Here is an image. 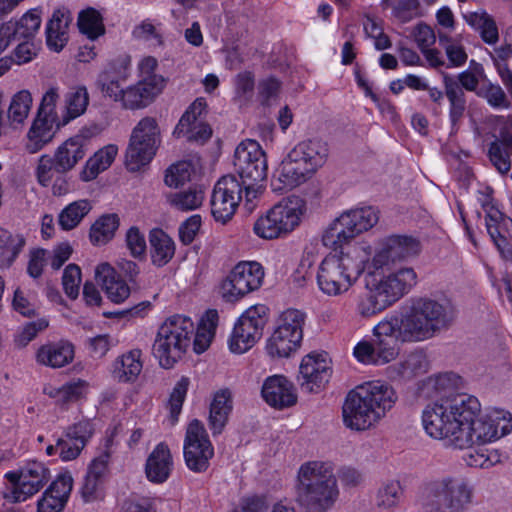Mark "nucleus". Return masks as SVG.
<instances>
[{
	"label": "nucleus",
	"mask_w": 512,
	"mask_h": 512,
	"mask_svg": "<svg viewBox=\"0 0 512 512\" xmlns=\"http://www.w3.org/2000/svg\"><path fill=\"white\" fill-rule=\"evenodd\" d=\"M8 24L11 25L12 34L15 38L18 39H29L35 36V34L40 29L41 25V16L40 12L36 9H32L25 13L19 20L8 21Z\"/></svg>",
	"instance_id": "09e8293b"
},
{
	"label": "nucleus",
	"mask_w": 512,
	"mask_h": 512,
	"mask_svg": "<svg viewBox=\"0 0 512 512\" xmlns=\"http://www.w3.org/2000/svg\"><path fill=\"white\" fill-rule=\"evenodd\" d=\"M120 219L117 214H106L99 217L91 226L89 238L93 245L101 246L113 239L119 228Z\"/></svg>",
	"instance_id": "79ce46f5"
},
{
	"label": "nucleus",
	"mask_w": 512,
	"mask_h": 512,
	"mask_svg": "<svg viewBox=\"0 0 512 512\" xmlns=\"http://www.w3.org/2000/svg\"><path fill=\"white\" fill-rule=\"evenodd\" d=\"M369 246L355 245L338 253L328 254L317 272L319 290L329 296L346 294L361 275L392 268L399 262L416 257L421 252L420 241L408 235H389L378 241L371 254Z\"/></svg>",
	"instance_id": "f257e3e1"
},
{
	"label": "nucleus",
	"mask_w": 512,
	"mask_h": 512,
	"mask_svg": "<svg viewBox=\"0 0 512 512\" xmlns=\"http://www.w3.org/2000/svg\"><path fill=\"white\" fill-rule=\"evenodd\" d=\"M512 149L498 142H491L488 149V157L497 171L505 175L510 171Z\"/></svg>",
	"instance_id": "13d9d810"
},
{
	"label": "nucleus",
	"mask_w": 512,
	"mask_h": 512,
	"mask_svg": "<svg viewBox=\"0 0 512 512\" xmlns=\"http://www.w3.org/2000/svg\"><path fill=\"white\" fill-rule=\"evenodd\" d=\"M429 511L465 512L474 497L473 486L463 478L443 477L428 482L421 493Z\"/></svg>",
	"instance_id": "1a4fd4ad"
},
{
	"label": "nucleus",
	"mask_w": 512,
	"mask_h": 512,
	"mask_svg": "<svg viewBox=\"0 0 512 512\" xmlns=\"http://www.w3.org/2000/svg\"><path fill=\"white\" fill-rule=\"evenodd\" d=\"M305 212L306 204L300 197L283 198L255 221L253 231L264 240L286 237L300 225Z\"/></svg>",
	"instance_id": "6e6552de"
},
{
	"label": "nucleus",
	"mask_w": 512,
	"mask_h": 512,
	"mask_svg": "<svg viewBox=\"0 0 512 512\" xmlns=\"http://www.w3.org/2000/svg\"><path fill=\"white\" fill-rule=\"evenodd\" d=\"M195 172V165L192 161H179L167 169L164 181L169 187L177 188L190 181Z\"/></svg>",
	"instance_id": "6e6d98bb"
},
{
	"label": "nucleus",
	"mask_w": 512,
	"mask_h": 512,
	"mask_svg": "<svg viewBox=\"0 0 512 512\" xmlns=\"http://www.w3.org/2000/svg\"><path fill=\"white\" fill-rule=\"evenodd\" d=\"M312 171L298 157L292 156V150L282 160L274 178L280 183L272 182L274 190H288L304 183L312 175Z\"/></svg>",
	"instance_id": "4be33fe9"
},
{
	"label": "nucleus",
	"mask_w": 512,
	"mask_h": 512,
	"mask_svg": "<svg viewBox=\"0 0 512 512\" xmlns=\"http://www.w3.org/2000/svg\"><path fill=\"white\" fill-rule=\"evenodd\" d=\"M77 25L80 32L90 40H95L105 33V26L101 13L89 7L82 10L78 15Z\"/></svg>",
	"instance_id": "49530a36"
},
{
	"label": "nucleus",
	"mask_w": 512,
	"mask_h": 512,
	"mask_svg": "<svg viewBox=\"0 0 512 512\" xmlns=\"http://www.w3.org/2000/svg\"><path fill=\"white\" fill-rule=\"evenodd\" d=\"M438 38L439 43L445 50L446 56L448 58L449 63L447 67L451 68L463 66L468 59V55L463 45L445 33H439Z\"/></svg>",
	"instance_id": "5fc2aeb1"
},
{
	"label": "nucleus",
	"mask_w": 512,
	"mask_h": 512,
	"mask_svg": "<svg viewBox=\"0 0 512 512\" xmlns=\"http://www.w3.org/2000/svg\"><path fill=\"white\" fill-rule=\"evenodd\" d=\"M117 153L118 147L114 144L106 145L98 150L87 160L84 168L80 172V179L85 182L94 180L101 172L111 166Z\"/></svg>",
	"instance_id": "4c0bfd02"
},
{
	"label": "nucleus",
	"mask_w": 512,
	"mask_h": 512,
	"mask_svg": "<svg viewBox=\"0 0 512 512\" xmlns=\"http://www.w3.org/2000/svg\"><path fill=\"white\" fill-rule=\"evenodd\" d=\"M121 81L122 79L116 78L110 71H104L99 76L98 86L105 96L114 101H121L124 93V89L120 85Z\"/></svg>",
	"instance_id": "e2e57ef3"
},
{
	"label": "nucleus",
	"mask_w": 512,
	"mask_h": 512,
	"mask_svg": "<svg viewBox=\"0 0 512 512\" xmlns=\"http://www.w3.org/2000/svg\"><path fill=\"white\" fill-rule=\"evenodd\" d=\"M163 79L142 80L124 90L122 105L126 109H139L147 106L162 91Z\"/></svg>",
	"instance_id": "a878e982"
},
{
	"label": "nucleus",
	"mask_w": 512,
	"mask_h": 512,
	"mask_svg": "<svg viewBox=\"0 0 512 512\" xmlns=\"http://www.w3.org/2000/svg\"><path fill=\"white\" fill-rule=\"evenodd\" d=\"M95 276L108 299L113 303H123L130 296L131 290L129 285L109 263L104 262L99 264L96 267Z\"/></svg>",
	"instance_id": "bb28decb"
},
{
	"label": "nucleus",
	"mask_w": 512,
	"mask_h": 512,
	"mask_svg": "<svg viewBox=\"0 0 512 512\" xmlns=\"http://www.w3.org/2000/svg\"><path fill=\"white\" fill-rule=\"evenodd\" d=\"M72 20L71 13L66 8L54 11L46 26V43L56 52L61 51L68 41V27Z\"/></svg>",
	"instance_id": "7c9ffc66"
},
{
	"label": "nucleus",
	"mask_w": 512,
	"mask_h": 512,
	"mask_svg": "<svg viewBox=\"0 0 512 512\" xmlns=\"http://www.w3.org/2000/svg\"><path fill=\"white\" fill-rule=\"evenodd\" d=\"M331 373V360L327 353L311 352L301 360L297 381L302 391L317 393L328 383Z\"/></svg>",
	"instance_id": "aec40b11"
},
{
	"label": "nucleus",
	"mask_w": 512,
	"mask_h": 512,
	"mask_svg": "<svg viewBox=\"0 0 512 512\" xmlns=\"http://www.w3.org/2000/svg\"><path fill=\"white\" fill-rule=\"evenodd\" d=\"M264 269L258 262H240L221 285L222 296L229 302L237 301L260 288Z\"/></svg>",
	"instance_id": "f3484780"
},
{
	"label": "nucleus",
	"mask_w": 512,
	"mask_h": 512,
	"mask_svg": "<svg viewBox=\"0 0 512 512\" xmlns=\"http://www.w3.org/2000/svg\"><path fill=\"white\" fill-rule=\"evenodd\" d=\"M59 100V89L57 87H50L42 96L37 115L46 117L55 121L61 120L58 117L56 106Z\"/></svg>",
	"instance_id": "0e129e2a"
},
{
	"label": "nucleus",
	"mask_w": 512,
	"mask_h": 512,
	"mask_svg": "<svg viewBox=\"0 0 512 512\" xmlns=\"http://www.w3.org/2000/svg\"><path fill=\"white\" fill-rule=\"evenodd\" d=\"M50 477V471L44 463L30 461L20 470L5 474L10 486L4 493V498L13 503L26 501L38 493Z\"/></svg>",
	"instance_id": "ddd939ff"
},
{
	"label": "nucleus",
	"mask_w": 512,
	"mask_h": 512,
	"mask_svg": "<svg viewBox=\"0 0 512 512\" xmlns=\"http://www.w3.org/2000/svg\"><path fill=\"white\" fill-rule=\"evenodd\" d=\"M141 355V350L133 349L119 357L114 364L115 377L122 382L136 380L143 368Z\"/></svg>",
	"instance_id": "a19ab883"
},
{
	"label": "nucleus",
	"mask_w": 512,
	"mask_h": 512,
	"mask_svg": "<svg viewBox=\"0 0 512 512\" xmlns=\"http://www.w3.org/2000/svg\"><path fill=\"white\" fill-rule=\"evenodd\" d=\"M339 496L337 479L330 463L309 461L297 474L296 501L309 512H326Z\"/></svg>",
	"instance_id": "39448f33"
},
{
	"label": "nucleus",
	"mask_w": 512,
	"mask_h": 512,
	"mask_svg": "<svg viewBox=\"0 0 512 512\" xmlns=\"http://www.w3.org/2000/svg\"><path fill=\"white\" fill-rule=\"evenodd\" d=\"M74 354L73 344L60 340L40 346L36 353V360L39 364L51 368H61L73 361Z\"/></svg>",
	"instance_id": "cd10ccee"
},
{
	"label": "nucleus",
	"mask_w": 512,
	"mask_h": 512,
	"mask_svg": "<svg viewBox=\"0 0 512 512\" xmlns=\"http://www.w3.org/2000/svg\"><path fill=\"white\" fill-rule=\"evenodd\" d=\"M183 453L185 464L195 473L205 472L214 456V447L204 425L197 419L192 420L186 429Z\"/></svg>",
	"instance_id": "dca6fc26"
},
{
	"label": "nucleus",
	"mask_w": 512,
	"mask_h": 512,
	"mask_svg": "<svg viewBox=\"0 0 512 512\" xmlns=\"http://www.w3.org/2000/svg\"><path fill=\"white\" fill-rule=\"evenodd\" d=\"M58 122L59 121L37 115L26 136V151L30 154H34L50 143L54 137L53 127L56 126L58 128Z\"/></svg>",
	"instance_id": "473e14b6"
},
{
	"label": "nucleus",
	"mask_w": 512,
	"mask_h": 512,
	"mask_svg": "<svg viewBox=\"0 0 512 512\" xmlns=\"http://www.w3.org/2000/svg\"><path fill=\"white\" fill-rule=\"evenodd\" d=\"M89 105V93L85 86L71 88L64 98L65 111L58 122V129L83 115Z\"/></svg>",
	"instance_id": "f704fd0d"
},
{
	"label": "nucleus",
	"mask_w": 512,
	"mask_h": 512,
	"mask_svg": "<svg viewBox=\"0 0 512 512\" xmlns=\"http://www.w3.org/2000/svg\"><path fill=\"white\" fill-rule=\"evenodd\" d=\"M161 143V130L153 117L142 118L133 128L125 154L128 170L136 172L155 156Z\"/></svg>",
	"instance_id": "9d476101"
},
{
	"label": "nucleus",
	"mask_w": 512,
	"mask_h": 512,
	"mask_svg": "<svg viewBox=\"0 0 512 512\" xmlns=\"http://www.w3.org/2000/svg\"><path fill=\"white\" fill-rule=\"evenodd\" d=\"M443 86L445 97L449 103V120L453 130H458L467 109L466 94L457 81L450 75L444 74Z\"/></svg>",
	"instance_id": "c756f323"
},
{
	"label": "nucleus",
	"mask_w": 512,
	"mask_h": 512,
	"mask_svg": "<svg viewBox=\"0 0 512 512\" xmlns=\"http://www.w3.org/2000/svg\"><path fill=\"white\" fill-rule=\"evenodd\" d=\"M233 409L232 394L229 389H221L214 394L210 404L208 424L213 435L221 434Z\"/></svg>",
	"instance_id": "2f4dec72"
},
{
	"label": "nucleus",
	"mask_w": 512,
	"mask_h": 512,
	"mask_svg": "<svg viewBox=\"0 0 512 512\" xmlns=\"http://www.w3.org/2000/svg\"><path fill=\"white\" fill-rule=\"evenodd\" d=\"M188 119L189 113H184L173 131L174 136L177 138L184 137L188 141L201 143L207 141L211 137L212 129L205 122V118L200 123H198L197 126H193V129L190 131L186 128L189 126Z\"/></svg>",
	"instance_id": "8fccbe9b"
},
{
	"label": "nucleus",
	"mask_w": 512,
	"mask_h": 512,
	"mask_svg": "<svg viewBox=\"0 0 512 512\" xmlns=\"http://www.w3.org/2000/svg\"><path fill=\"white\" fill-rule=\"evenodd\" d=\"M480 412L481 404L476 397L456 394L428 403L422 411V425L431 438L467 449L499 438L494 420L480 417Z\"/></svg>",
	"instance_id": "f03ea898"
},
{
	"label": "nucleus",
	"mask_w": 512,
	"mask_h": 512,
	"mask_svg": "<svg viewBox=\"0 0 512 512\" xmlns=\"http://www.w3.org/2000/svg\"><path fill=\"white\" fill-rule=\"evenodd\" d=\"M92 204L87 199H80L68 204L59 214L58 222L63 230L75 228L91 211Z\"/></svg>",
	"instance_id": "a18cd8bd"
},
{
	"label": "nucleus",
	"mask_w": 512,
	"mask_h": 512,
	"mask_svg": "<svg viewBox=\"0 0 512 512\" xmlns=\"http://www.w3.org/2000/svg\"><path fill=\"white\" fill-rule=\"evenodd\" d=\"M81 284V270L76 264H69L63 272L62 285L66 295L70 299H76L79 295Z\"/></svg>",
	"instance_id": "052dcab7"
},
{
	"label": "nucleus",
	"mask_w": 512,
	"mask_h": 512,
	"mask_svg": "<svg viewBox=\"0 0 512 512\" xmlns=\"http://www.w3.org/2000/svg\"><path fill=\"white\" fill-rule=\"evenodd\" d=\"M457 317L449 301L416 297L409 301L399 318L404 339L422 342L447 331Z\"/></svg>",
	"instance_id": "20e7f679"
},
{
	"label": "nucleus",
	"mask_w": 512,
	"mask_h": 512,
	"mask_svg": "<svg viewBox=\"0 0 512 512\" xmlns=\"http://www.w3.org/2000/svg\"><path fill=\"white\" fill-rule=\"evenodd\" d=\"M218 320V312L214 309L208 310L201 318L197 329H194L193 349L197 354L203 353L209 348L215 335Z\"/></svg>",
	"instance_id": "ea45409f"
},
{
	"label": "nucleus",
	"mask_w": 512,
	"mask_h": 512,
	"mask_svg": "<svg viewBox=\"0 0 512 512\" xmlns=\"http://www.w3.org/2000/svg\"><path fill=\"white\" fill-rule=\"evenodd\" d=\"M477 96L485 99L495 109H508L511 106L507 95L498 84L491 82L482 84L477 91Z\"/></svg>",
	"instance_id": "4d7b16f0"
},
{
	"label": "nucleus",
	"mask_w": 512,
	"mask_h": 512,
	"mask_svg": "<svg viewBox=\"0 0 512 512\" xmlns=\"http://www.w3.org/2000/svg\"><path fill=\"white\" fill-rule=\"evenodd\" d=\"M305 319V313L297 309L282 312L266 344L268 355L272 358H287L297 351L303 339Z\"/></svg>",
	"instance_id": "9b49d317"
},
{
	"label": "nucleus",
	"mask_w": 512,
	"mask_h": 512,
	"mask_svg": "<svg viewBox=\"0 0 512 512\" xmlns=\"http://www.w3.org/2000/svg\"><path fill=\"white\" fill-rule=\"evenodd\" d=\"M93 433V424L90 420L84 419L69 426L65 436L77 441L81 446L85 447Z\"/></svg>",
	"instance_id": "69168bd1"
},
{
	"label": "nucleus",
	"mask_w": 512,
	"mask_h": 512,
	"mask_svg": "<svg viewBox=\"0 0 512 512\" xmlns=\"http://www.w3.org/2000/svg\"><path fill=\"white\" fill-rule=\"evenodd\" d=\"M193 321L183 315H174L160 326L153 344V354L166 369L181 359L191 344Z\"/></svg>",
	"instance_id": "0eeeda50"
},
{
	"label": "nucleus",
	"mask_w": 512,
	"mask_h": 512,
	"mask_svg": "<svg viewBox=\"0 0 512 512\" xmlns=\"http://www.w3.org/2000/svg\"><path fill=\"white\" fill-rule=\"evenodd\" d=\"M86 382L77 380L62 385L59 388H52L49 395L60 403H68L78 400L84 394Z\"/></svg>",
	"instance_id": "bf43d9fd"
},
{
	"label": "nucleus",
	"mask_w": 512,
	"mask_h": 512,
	"mask_svg": "<svg viewBox=\"0 0 512 512\" xmlns=\"http://www.w3.org/2000/svg\"><path fill=\"white\" fill-rule=\"evenodd\" d=\"M84 138L74 136L67 139L55 151L53 157L42 155L36 168V177L40 185L47 184L54 172H69L86 155Z\"/></svg>",
	"instance_id": "4468645a"
},
{
	"label": "nucleus",
	"mask_w": 512,
	"mask_h": 512,
	"mask_svg": "<svg viewBox=\"0 0 512 512\" xmlns=\"http://www.w3.org/2000/svg\"><path fill=\"white\" fill-rule=\"evenodd\" d=\"M386 308L384 302H382L376 294L371 292L366 296L360 297L356 306L358 314L362 317L374 316Z\"/></svg>",
	"instance_id": "338daca9"
},
{
	"label": "nucleus",
	"mask_w": 512,
	"mask_h": 512,
	"mask_svg": "<svg viewBox=\"0 0 512 512\" xmlns=\"http://www.w3.org/2000/svg\"><path fill=\"white\" fill-rule=\"evenodd\" d=\"M397 395L392 386L371 381L351 390L343 403L344 425L355 431H365L379 423L394 407Z\"/></svg>",
	"instance_id": "7ed1b4c3"
},
{
	"label": "nucleus",
	"mask_w": 512,
	"mask_h": 512,
	"mask_svg": "<svg viewBox=\"0 0 512 512\" xmlns=\"http://www.w3.org/2000/svg\"><path fill=\"white\" fill-rule=\"evenodd\" d=\"M373 341L359 342L353 351L358 361L364 364L384 365L399 354V342L415 343L404 339L402 324L398 317L380 321L373 329Z\"/></svg>",
	"instance_id": "423d86ee"
},
{
	"label": "nucleus",
	"mask_w": 512,
	"mask_h": 512,
	"mask_svg": "<svg viewBox=\"0 0 512 512\" xmlns=\"http://www.w3.org/2000/svg\"><path fill=\"white\" fill-rule=\"evenodd\" d=\"M292 156L301 159L308 169L315 173L326 163L329 147L321 139H308L298 143L292 149Z\"/></svg>",
	"instance_id": "c85d7f7f"
},
{
	"label": "nucleus",
	"mask_w": 512,
	"mask_h": 512,
	"mask_svg": "<svg viewBox=\"0 0 512 512\" xmlns=\"http://www.w3.org/2000/svg\"><path fill=\"white\" fill-rule=\"evenodd\" d=\"M32 106V96L28 90L17 92L11 99L8 108V120L11 125L23 124Z\"/></svg>",
	"instance_id": "3c124183"
},
{
	"label": "nucleus",
	"mask_w": 512,
	"mask_h": 512,
	"mask_svg": "<svg viewBox=\"0 0 512 512\" xmlns=\"http://www.w3.org/2000/svg\"><path fill=\"white\" fill-rule=\"evenodd\" d=\"M427 369V357L420 350L411 352L397 364L398 373L403 378H411L423 374L427 372Z\"/></svg>",
	"instance_id": "864d4df0"
},
{
	"label": "nucleus",
	"mask_w": 512,
	"mask_h": 512,
	"mask_svg": "<svg viewBox=\"0 0 512 512\" xmlns=\"http://www.w3.org/2000/svg\"><path fill=\"white\" fill-rule=\"evenodd\" d=\"M404 499V487L400 480L384 481L376 491L375 506L382 512H393Z\"/></svg>",
	"instance_id": "c9c22d12"
},
{
	"label": "nucleus",
	"mask_w": 512,
	"mask_h": 512,
	"mask_svg": "<svg viewBox=\"0 0 512 512\" xmlns=\"http://www.w3.org/2000/svg\"><path fill=\"white\" fill-rule=\"evenodd\" d=\"M268 307L257 304L249 307L238 319L229 339L231 352L242 354L262 337L268 319Z\"/></svg>",
	"instance_id": "2eb2a0df"
},
{
	"label": "nucleus",
	"mask_w": 512,
	"mask_h": 512,
	"mask_svg": "<svg viewBox=\"0 0 512 512\" xmlns=\"http://www.w3.org/2000/svg\"><path fill=\"white\" fill-rule=\"evenodd\" d=\"M151 261L157 267L168 264L175 254V243L161 229H154L149 235Z\"/></svg>",
	"instance_id": "e433bc0d"
},
{
	"label": "nucleus",
	"mask_w": 512,
	"mask_h": 512,
	"mask_svg": "<svg viewBox=\"0 0 512 512\" xmlns=\"http://www.w3.org/2000/svg\"><path fill=\"white\" fill-rule=\"evenodd\" d=\"M109 459L110 453L104 451L89 464L80 490L85 502H93L102 497V486L108 472Z\"/></svg>",
	"instance_id": "5701e85b"
},
{
	"label": "nucleus",
	"mask_w": 512,
	"mask_h": 512,
	"mask_svg": "<svg viewBox=\"0 0 512 512\" xmlns=\"http://www.w3.org/2000/svg\"><path fill=\"white\" fill-rule=\"evenodd\" d=\"M233 164L241 179L264 181L267 177L266 154L255 140L246 139L236 147Z\"/></svg>",
	"instance_id": "a211bd4d"
},
{
	"label": "nucleus",
	"mask_w": 512,
	"mask_h": 512,
	"mask_svg": "<svg viewBox=\"0 0 512 512\" xmlns=\"http://www.w3.org/2000/svg\"><path fill=\"white\" fill-rule=\"evenodd\" d=\"M268 508L265 496L254 495L242 498L231 512H267Z\"/></svg>",
	"instance_id": "774afa93"
},
{
	"label": "nucleus",
	"mask_w": 512,
	"mask_h": 512,
	"mask_svg": "<svg viewBox=\"0 0 512 512\" xmlns=\"http://www.w3.org/2000/svg\"><path fill=\"white\" fill-rule=\"evenodd\" d=\"M342 214L357 236L370 230L379 221V211L372 206L354 208Z\"/></svg>",
	"instance_id": "37998d69"
},
{
	"label": "nucleus",
	"mask_w": 512,
	"mask_h": 512,
	"mask_svg": "<svg viewBox=\"0 0 512 512\" xmlns=\"http://www.w3.org/2000/svg\"><path fill=\"white\" fill-rule=\"evenodd\" d=\"M204 192L201 188L193 187L185 191L172 193L168 196L171 206L181 211H191L201 206Z\"/></svg>",
	"instance_id": "603ef678"
},
{
	"label": "nucleus",
	"mask_w": 512,
	"mask_h": 512,
	"mask_svg": "<svg viewBox=\"0 0 512 512\" xmlns=\"http://www.w3.org/2000/svg\"><path fill=\"white\" fill-rule=\"evenodd\" d=\"M388 268L387 270H389ZM382 270L367 273L366 288L384 302L388 308L400 300L417 283V274L413 268H400L387 275H381Z\"/></svg>",
	"instance_id": "f8f14e48"
},
{
	"label": "nucleus",
	"mask_w": 512,
	"mask_h": 512,
	"mask_svg": "<svg viewBox=\"0 0 512 512\" xmlns=\"http://www.w3.org/2000/svg\"><path fill=\"white\" fill-rule=\"evenodd\" d=\"M71 476L57 477L37 503V512H62L72 491Z\"/></svg>",
	"instance_id": "393cba45"
},
{
	"label": "nucleus",
	"mask_w": 512,
	"mask_h": 512,
	"mask_svg": "<svg viewBox=\"0 0 512 512\" xmlns=\"http://www.w3.org/2000/svg\"><path fill=\"white\" fill-rule=\"evenodd\" d=\"M356 237L347 219L341 214L325 229L321 240L325 247L337 249Z\"/></svg>",
	"instance_id": "58836bf2"
},
{
	"label": "nucleus",
	"mask_w": 512,
	"mask_h": 512,
	"mask_svg": "<svg viewBox=\"0 0 512 512\" xmlns=\"http://www.w3.org/2000/svg\"><path fill=\"white\" fill-rule=\"evenodd\" d=\"M173 470V458L168 445L157 444L145 461L144 472L147 480L153 484L166 482Z\"/></svg>",
	"instance_id": "b1692460"
},
{
	"label": "nucleus",
	"mask_w": 512,
	"mask_h": 512,
	"mask_svg": "<svg viewBox=\"0 0 512 512\" xmlns=\"http://www.w3.org/2000/svg\"><path fill=\"white\" fill-rule=\"evenodd\" d=\"M382 6L390 9L392 16L403 24L421 16L419 0H382Z\"/></svg>",
	"instance_id": "de8ad7c7"
},
{
	"label": "nucleus",
	"mask_w": 512,
	"mask_h": 512,
	"mask_svg": "<svg viewBox=\"0 0 512 512\" xmlns=\"http://www.w3.org/2000/svg\"><path fill=\"white\" fill-rule=\"evenodd\" d=\"M24 245L25 239L22 235L0 228V267H9Z\"/></svg>",
	"instance_id": "c03bdc74"
},
{
	"label": "nucleus",
	"mask_w": 512,
	"mask_h": 512,
	"mask_svg": "<svg viewBox=\"0 0 512 512\" xmlns=\"http://www.w3.org/2000/svg\"><path fill=\"white\" fill-rule=\"evenodd\" d=\"M241 185L235 176H223L214 186L210 205L214 219L226 223L235 214L241 201Z\"/></svg>",
	"instance_id": "6ab92c4d"
},
{
	"label": "nucleus",
	"mask_w": 512,
	"mask_h": 512,
	"mask_svg": "<svg viewBox=\"0 0 512 512\" xmlns=\"http://www.w3.org/2000/svg\"><path fill=\"white\" fill-rule=\"evenodd\" d=\"M189 380L187 378H181L175 387L169 398V409L170 416L172 418V423H175L178 420V416L181 412L183 402L186 398L187 390H188Z\"/></svg>",
	"instance_id": "680f3d73"
},
{
	"label": "nucleus",
	"mask_w": 512,
	"mask_h": 512,
	"mask_svg": "<svg viewBox=\"0 0 512 512\" xmlns=\"http://www.w3.org/2000/svg\"><path fill=\"white\" fill-rule=\"evenodd\" d=\"M464 21L476 31L482 41L494 45L499 41V30L494 18L484 9L462 14Z\"/></svg>",
	"instance_id": "72a5a7b5"
},
{
	"label": "nucleus",
	"mask_w": 512,
	"mask_h": 512,
	"mask_svg": "<svg viewBox=\"0 0 512 512\" xmlns=\"http://www.w3.org/2000/svg\"><path fill=\"white\" fill-rule=\"evenodd\" d=\"M264 401L272 408L283 410L297 402L294 384L283 375H273L265 379L261 389Z\"/></svg>",
	"instance_id": "412c9836"
}]
</instances>
